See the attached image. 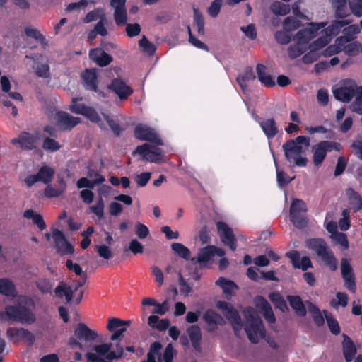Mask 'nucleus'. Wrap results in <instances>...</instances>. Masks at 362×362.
I'll use <instances>...</instances> for the list:
<instances>
[{"label": "nucleus", "mask_w": 362, "mask_h": 362, "mask_svg": "<svg viewBox=\"0 0 362 362\" xmlns=\"http://www.w3.org/2000/svg\"><path fill=\"white\" fill-rule=\"evenodd\" d=\"M269 298L274 304V307L281 312L285 313L288 310V305L283 296L278 292H272L269 295Z\"/></svg>", "instance_id": "nucleus-35"}, {"label": "nucleus", "mask_w": 362, "mask_h": 362, "mask_svg": "<svg viewBox=\"0 0 362 362\" xmlns=\"http://www.w3.org/2000/svg\"><path fill=\"white\" fill-rule=\"evenodd\" d=\"M351 19L334 20L329 26L325 28L324 31L327 36H336L340 33L342 28L351 24Z\"/></svg>", "instance_id": "nucleus-25"}, {"label": "nucleus", "mask_w": 362, "mask_h": 362, "mask_svg": "<svg viewBox=\"0 0 362 362\" xmlns=\"http://www.w3.org/2000/svg\"><path fill=\"white\" fill-rule=\"evenodd\" d=\"M16 291L13 283L8 279H0V293L6 296H13Z\"/></svg>", "instance_id": "nucleus-42"}, {"label": "nucleus", "mask_w": 362, "mask_h": 362, "mask_svg": "<svg viewBox=\"0 0 362 362\" xmlns=\"http://www.w3.org/2000/svg\"><path fill=\"white\" fill-rule=\"evenodd\" d=\"M323 312L325 314L327 326L330 332L334 335H338L340 333V327L338 321L333 317L332 314L329 313L327 310Z\"/></svg>", "instance_id": "nucleus-43"}, {"label": "nucleus", "mask_w": 362, "mask_h": 362, "mask_svg": "<svg viewBox=\"0 0 362 362\" xmlns=\"http://www.w3.org/2000/svg\"><path fill=\"white\" fill-rule=\"evenodd\" d=\"M108 88L122 100L127 99L133 93L132 88L119 78L112 79Z\"/></svg>", "instance_id": "nucleus-18"}, {"label": "nucleus", "mask_w": 362, "mask_h": 362, "mask_svg": "<svg viewBox=\"0 0 362 362\" xmlns=\"http://www.w3.org/2000/svg\"><path fill=\"white\" fill-rule=\"evenodd\" d=\"M357 93V86H341L333 90L334 98L339 101L349 103Z\"/></svg>", "instance_id": "nucleus-21"}, {"label": "nucleus", "mask_w": 362, "mask_h": 362, "mask_svg": "<svg viewBox=\"0 0 362 362\" xmlns=\"http://www.w3.org/2000/svg\"><path fill=\"white\" fill-rule=\"evenodd\" d=\"M310 144V139L306 136H298L294 139L286 141L282 146L286 160L291 167H305L308 160L303 154Z\"/></svg>", "instance_id": "nucleus-1"}, {"label": "nucleus", "mask_w": 362, "mask_h": 362, "mask_svg": "<svg viewBox=\"0 0 362 362\" xmlns=\"http://www.w3.org/2000/svg\"><path fill=\"white\" fill-rule=\"evenodd\" d=\"M341 145L339 142L324 140L312 146L313 162L315 166L318 167L325 160L327 153L333 151L339 152L341 150Z\"/></svg>", "instance_id": "nucleus-6"}, {"label": "nucleus", "mask_w": 362, "mask_h": 362, "mask_svg": "<svg viewBox=\"0 0 362 362\" xmlns=\"http://www.w3.org/2000/svg\"><path fill=\"white\" fill-rule=\"evenodd\" d=\"M105 181L104 176H100L90 181L87 177H81L76 182V186L78 189L82 188H88V189H93L94 187L97 185H100Z\"/></svg>", "instance_id": "nucleus-38"}, {"label": "nucleus", "mask_w": 362, "mask_h": 362, "mask_svg": "<svg viewBox=\"0 0 362 362\" xmlns=\"http://www.w3.org/2000/svg\"><path fill=\"white\" fill-rule=\"evenodd\" d=\"M356 99L352 103L353 110L362 115V86H357Z\"/></svg>", "instance_id": "nucleus-54"}, {"label": "nucleus", "mask_w": 362, "mask_h": 362, "mask_svg": "<svg viewBox=\"0 0 362 362\" xmlns=\"http://www.w3.org/2000/svg\"><path fill=\"white\" fill-rule=\"evenodd\" d=\"M57 125L62 131H70L81 122L79 117H76L66 112L59 110L55 114Z\"/></svg>", "instance_id": "nucleus-16"}, {"label": "nucleus", "mask_w": 362, "mask_h": 362, "mask_svg": "<svg viewBox=\"0 0 362 362\" xmlns=\"http://www.w3.org/2000/svg\"><path fill=\"white\" fill-rule=\"evenodd\" d=\"M218 234L221 242L225 246L228 247L232 251H235L238 247L237 238L228 225L223 221L216 223Z\"/></svg>", "instance_id": "nucleus-11"}, {"label": "nucleus", "mask_w": 362, "mask_h": 362, "mask_svg": "<svg viewBox=\"0 0 362 362\" xmlns=\"http://www.w3.org/2000/svg\"><path fill=\"white\" fill-rule=\"evenodd\" d=\"M74 334L79 340L87 341H95L98 337L95 331L90 329L86 324L80 322L74 330Z\"/></svg>", "instance_id": "nucleus-20"}, {"label": "nucleus", "mask_w": 362, "mask_h": 362, "mask_svg": "<svg viewBox=\"0 0 362 362\" xmlns=\"http://www.w3.org/2000/svg\"><path fill=\"white\" fill-rule=\"evenodd\" d=\"M346 41L354 39V35L360 32V28L357 25H350L342 30Z\"/></svg>", "instance_id": "nucleus-57"}, {"label": "nucleus", "mask_w": 362, "mask_h": 362, "mask_svg": "<svg viewBox=\"0 0 362 362\" xmlns=\"http://www.w3.org/2000/svg\"><path fill=\"white\" fill-rule=\"evenodd\" d=\"M213 257V252L211 245L206 246L199 250L197 257L192 258L191 260L194 263L203 264L208 262Z\"/></svg>", "instance_id": "nucleus-36"}, {"label": "nucleus", "mask_w": 362, "mask_h": 362, "mask_svg": "<svg viewBox=\"0 0 362 362\" xmlns=\"http://www.w3.org/2000/svg\"><path fill=\"white\" fill-rule=\"evenodd\" d=\"M35 286L42 293H48L52 291L53 284L50 279L45 278L36 281Z\"/></svg>", "instance_id": "nucleus-48"}, {"label": "nucleus", "mask_w": 362, "mask_h": 362, "mask_svg": "<svg viewBox=\"0 0 362 362\" xmlns=\"http://www.w3.org/2000/svg\"><path fill=\"white\" fill-rule=\"evenodd\" d=\"M74 292H75L74 289L72 290L70 286H66L64 281H61L54 289L55 295L58 298H62V293H64L66 300L69 303L71 302L73 298Z\"/></svg>", "instance_id": "nucleus-34"}, {"label": "nucleus", "mask_w": 362, "mask_h": 362, "mask_svg": "<svg viewBox=\"0 0 362 362\" xmlns=\"http://www.w3.org/2000/svg\"><path fill=\"white\" fill-rule=\"evenodd\" d=\"M187 332L193 348L197 351H200L202 333L199 327L197 325H192L187 329Z\"/></svg>", "instance_id": "nucleus-31"}, {"label": "nucleus", "mask_w": 362, "mask_h": 362, "mask_svg": "<svg viewBox=\"0 0 362 362\" xmlns=\"http://www.w3.org/2000/svg\"><path fill=\"white\" fill-rule=\"evenodd\" d=\"M343 354L346 362H351L354 358L357 350L352 339L346 334H344L342 341Z\"/></svg>", "instance_id": "nucleus-28"}, {"label": "nucleus", "mask_w": 362, "mask_h": 362, "mask_svg": "<svg viewBox=\"0 0 362 362\" xmlns=\"http://www.w3.org/2000/svg\"><path fill=\"white\" fill-rule=\"evenodd\" d=\"M349 204L354 212L362 211V197L353 188H348L346 190Z\"/></svg>", "instance_id": "nucleus-29"}, {"label": "nucleus", "mask_w": 362, "mask_h": 362, "mask_svg": "<svg viewBox=\"0 0 362 362\" xmlns=\"http://www.w3.org/2000/svg\"><path fill=\"white\" fill-rule=\"evenodd\" d=\"M78 100H81V98H72L71 105L70 106L71 112L81 115L92 122H99L100 121V117L98 112L93 107L88 106L84 103H77Z\"/></svg>", "instance_id": "nucleus-10"}, {"label": "nucleus", "mask_w": 362, "mask_h": 362, "mask_svg": "<svg viewBox=\"0 0 362 362\" xmlns=\"http://www.w3.org/2000/svg\"><path fill=\"white\" fill-rule=\"evenodd\" d=\"M89 58L101 67L107 66L113 60L111 55L100 48L91 49L89 51Z\"/></svg>", "instance_id": "nucleus-19"}, {"label": "nucleus", "mask_w": 362, "mask_h": 362, "mask_svg": "<svg viewBox=\"0 0 362 362\" xmlns=\"http://www.w3.org/2000/svg\"><path fill=\"white\" fill-rule=\"evenodd\" d=\"M6 334L8 339L14 344L18 343L20 339H25L28 341V345L31 346L35 341V335L23 327H8Z\"/></svg>", "instance_id": "nucleus-15"}, {"label": "nucleus", "mask_w": 362, "mask_h": 362, "mask_svg": "<svg viewBox=\"0 0 362 362\" xmlns=\"http://www.w3.org/2000/svg\"><path fill=\"white\" fill-rule=\"evenodd\" d=\"M216 284L219 286L223 289V293L227 295H232L233 291L238 288L235 282L224 277H219Z\"/></svg>", "instance_id": "nucleus-39"}, {"label": "nucleus", "mask_w": 362, "mask_h": 362, "mask_svg": "<svg viewBox=\"0 0 362 362\" xmlns=\"http://www.w3.org/2000/svg\"><path fill=\"white\" fill-rule=\"evenodd\" d=\"M341 272L344 280V286L349 291L355 293L356 290L355 276L353 268L346 258L341 259Z\"/></svg>", "instance_id": "nucleus-17"}, {"label": "nucleus", "mask_w": 362, "mask_h": 362, "mask_svg": "<svg viewBox=\"0 0 362 362\" xmlns=\"http://www.w3.org/2000/svg\"><path fill=\"white\" fill-rule=\"evenodd\" d=\"M54 175V170L48 166L42 165L35 175H29L25 178V183L28 187H32L37 182L49 184Z\"/></svg>", "instance_id": "nucleus-12"}, {"label": "nucleus", "mask_w": 362, "mask_h": 362, "mask_svg": "<svg viewBox=\"0 0 362 362\" xmlns=\"http://www.w3.org/2000/svg\"><path fill=\"white\" fill-rule=\"evenodd\" d=\"M245 330L249 340L253 344L258 343L259 338L265 337V329L262 320L252 308L249 310Z\"/></svg>", "instance_id": "nucleus-5"}, {"label": "nucleus", "mask_w": 362, "mask_h": 362, "mask_svg": "<svg viewBox=\"0 0 362 362\" xmlns=\"http://www.w3.org/2000/svg\"><path fill=\"white\" fill-rule=\"evenodd\" d=\"M351 13L358 17L362 16V0H348Z\"/></svg>", "instance_id": "nucleus-59"}, {"label": "nucleus", "mask_w": 362, "mask_h": 362, "mask_svg": "<svg viewBox=\"0 0 362 362\" xmlns=\"http://www.w3.org/2000/svg\"><path fill=\"white\" fill-rule=\"evenodd\" d=\"M216 307L222 311L223 315L230 322L235 335L238 336L243 327L242 320L238 310L226 301H218Z\"/></svg>", "instance_id": "nucleus-7"}, {"label": "nucleus", "mask_w": 362, "mask_h": 362, "mask_svg": "<svg viewBox=\"0 0 362 362\" xmlns=\"http://www.w3.org/2000/svg\"><path fill=\"white\" fill-rule=\"evenodd\" d=\"M42 148L46 151L54 152L60 149L61 145L54 139L46 137L43 140Z\"/></svg>", "instance_id": "nucleus-52"}, {"label": "nucleus", "mask_w": 362, "mask_h": 362, "mask_svg": "<svg viewBox=\"0 0 362 362\" xmlns=\"http://www.w3.org/2000/svg\"><path fill=\"white\" fill-rule=\"evenodd\" d=\"M307 48L303 45H299L296 42V45H291L288 47V55L291 59H295L303 54Z\"/></svg>", "instance_id": "nucleus-58"}, {"label": "nucleus", "mask_w": 362, "mask_h": 362, "mask_svg": "<svg viewBox=\"0 0 362 362\" xmlns=\"http://www.w3.org/2000/svg\"><path fill=\"white\" fill-rule=\"evenodd\" d=\"M305 246L309 250L314 251L330 271L335 272L337 270V259L323 238L307 239Z\"/></svg>", "instance_id": "nucleus-4"}, {"label": "nucleus", "mask_w": 362, "mask_h": 362, "mask_svg": "<svg viewBox=\"0 0 362 362\" xmlns=\"http://www.w3.org/2000/svg\"><path fill=\"white\" fill-rule=\"evenodd\" d=\"M290 10L288 4L280 1H274L271 5V11L277 16H285L290 12Z\"/></svg>", "instance_id": "nucleus-44"}, {"label": "nucleus", "mask_w": 362, "mask_h": 362, "mask_svg": "<svg viewBox=\"0 0 362 362\" xmlns=\"http://www.w3.org/2000/svg\"><path fill=\"white\" fill-rule=\"evenodd\" d=\"M24 32L28 37H32L38 41L44 48L47 46V40L38 30L32 28L30 27H26L24 30Z\"/></svg>", "instance_id": "nucleus-41"}, {"label": "nucleus", "mask_w": 362, "mask_h": 362, "mask_svg": "<svg viewBox=\"0 0 362 362\" xmlns=\"http://www.w3.org/2000/svg\"><path fill=\"white\" fill-rule=\"evenodd\" d=\"M105 204L103 198L99 197L96 204L89 207L90 211L95 214L100 219L104 217Z\"/></svg>", "instance_id": "nucleus-49"}, {"label": "nucleus", "mask_w": 362, "mask_h": 362, "mask_svg": "<svg viewBox=\"0 0 362 362\" xmlns=\"http://www.w3.org/2000/svg\"><path fill=\"white\" fill-rule=\"evenodd\" d=\"M327 23H310L309 26L298 31L296 35V42L308 48V45L315 38L319 30L325 28Z\"/></svg>", "instance_id": "nucleus-8"}, {"label": "nucleus", "mask_w": 362, "mask_h": 362, "mask_svg": "<svg viewBox=\"0 0 362 362\" xmlns=\"http://www.w3.org/2000/svg\"><path fill=\"white\" fill-rule=\"evenodd\" d=\"M114 18L117 25L121 26L127 24V15L126 8H123L121 10H115L114 11Z\"/></svg>", "instance_id": "nucleus-56"}, {"label": "nucleus", "mask_w": 362, "mask_h": 362, "mask_svg": "<svg viewBox=\"0 0 362 362\" xmlns=\"http://www.w3.org/2000/svg\"><path fill=\"white\" fill-rule=\"evenodd\" d=\"M96 250L98 255L106 260L112 257V252L107 245H101L96 246Z\"/></svg>", "instance_id": "nucleus-63"}, {"label": "nucleus", "mask_w": 362, "mask_h": 362, "mask_svg": "<svg viewBox=\"0 0 362 362\" xmlns=\"http://www.w3.org/2000/svg\"><path fill=\"white\" fill-rule=\"evenodd\" d=\"M11 142L13 144H19L22 148L33 150L35 148V139L32 134L24 132L19 135L18 138L13 139Z\"/></svg>", "instance_id": "nucleus-27"}, {"label": "nucleus", "mask_w": 362, "mask_h": 362, "mask_svg": "<svg viewBox=\"0 0 362 362\" xmlns=\"http://www.w3.org/2000/svg\"><path fill=\"white\" fill-rule=\"evenodd\" d=\"M331 238L333 240H334L337 243L339 244L344 249H348L349 241L347 235L345 233L338 232L335 233L334 235H331Z\"/></svg>", "instance_id": "nucleus-62"}, {"label": "nucleus", "mask_w": 362, "mask_h": 362, "mask_svg": "<svg viewBox=\"0 0 362 362\" xmlns=\"http://www.w3.org/2000/svg\"><path fill=\"white\" fill-rule=\"evenodd\" d=\"M203 320L211 327L210 330H214L217 325H224L223 317L212 309H207L202 317Z\"/></svg>", "instance_id": "nucleus-22"}, {"label": "nucleus", "mask_w": 362, "mask_h": 362, "mask_svg": "<svg viewBox=\"0 0 362 362\" xmlns=\"http://www.w3.org/2000/svg\"><path fill=\"white\" fill-rule=\"evenodd\" d=\"M258 299L261 301L260 308L264 319L269 324L274 323L276 322V317L270 304L262 296H259Z\"/></svg>", "instance_id": "nucleus-32"}, {"label": "nucleus", "mask_w": 362, "mask_h": 362, "mask_svg": "<svg viewBox=\"0 0 362 362\" xmlns=\"http://www.w3.org/2000/svg\"><path fill=\"white\" fill-rule=\"evenodd\" d=\"M287 300L291 307L295 310L299 316L304 317L306 315V308L299 296L288 295Z\"/></svg>", "instance_id": "nucleus-30"}, {"label": "nucleus", "mask_w": 362, "mask_h": 362, "mask_svg": "<svg viewBox=\"0 0 362 362\" xmlns=\"http://www.w3.org/2000/svg\"><path fill=\"white\" fill-rule=\"evenodd\" d=\"M139 45L142 49V51L149 56L153 55L156 50V46L145 35L139 40Z\"/></svg>", "instance_id": "nucleus-45"}, {"label": "nucleus", "mask_w": 362, "mask_h": 362, "mask_svg": "<svg viewBox=\"0 0 362 362\" xmlns=\"http://www.w3.org/2000/svg\"><path fill=\"white\" fill-rule=\"evenodd\" d=\"M130 324V321H124L119 318L112 317L109 320L108 323L107 325V329L112 332L116 329H119L120 327H124V325H128Z\"/></svg>", "instance_id": "nucleus-53"}, {"label": "nucleus", "mask_w": 362, "mask_h": 362, "mask_svg": "<svg viewBox=\"0 0 362 362\" xmlns=\"http://www.w3.org/2000/svg\"><path fill=\"white\" fill-rule=\"evenodd\" d=\"M103 116L114 135L115 136H119L121 134L122 132L124 130V129L121 127V126L117 122L111 119L110 116L107 115H103Z\"/></svg>", "instance_id": "nucleus-55"}, {"label": "nucleus", "mask_w": 362, "mask_h": 362, "mask_svg": "<svg viewBox=\"0 0 362 362\" xmlns=\"http://www.w3.org/2000/svg\"><path fill=\"white\" fill-rule=\"evenodd\" d=\"M307 211V206L305 203L299 199H295L293 200L291 209H290V214H295V213H299L301 212H305Z\"/></svg>", "instance_id": "nucleus-50"}, {"label": "nucleus", "mask_w": 362, "mask_h": 362, "mask_svg": "<svg viewBox=\"0 0 362 362\" xmlns=\"http://www.w3.org/2000/svg\"><path fill=\"white\" fill-rule=\"evenodd\" d=\"M333 7L335 8V16L339 19H345L352 13L350 7H347V3L337 4Z\"/></svg>", "instance_id": "nucleus-47"}, {"label": "nucleus", "mask_w": 362, "mask_h": 362, "mask_svg": "<svg viewBox=\"0 0 362 362\" xmlns=\"http://www.w3.org/2000/svg\"><path fill=\"white\" fill-rule=\"evenodd\" d=\"M256 71L259 81L266 87L271 88L275 86V81L273 77L268 74L267 68L262 64H258L256 66Z\"/></svg>", "instance_id": "nucleus-26"}, {"label": "nucleus", "mask_w": 362, "mask_h": 362, "mask_svg": "<svg viewBox=\"0 0 362 362\" xmlns=\"http://www.w3.org/2000/svg\"><path fill=\"white\" fill-rule=\"evenodd\" d=\"M193 27L197 30L198 35L202 36L204 35V21L203 15L198 8L194 7L193 8Z\"/></svg>", "instance_id": "nucleus-37"}, {"label": "nucleus", "mask_w": 362, "mask_h": 362, "mask_svg": "<svg viewBox=\"0 0 362 362\" xmlns=\"http://www.w3.org/2000/svg\"><path fill=\"white\" fill-rule=\"evenodd\" d=\"M171 248L173 251L176 254L178 257L185 259L189 260L191 257V252L189 248L185 246L183 244L180 243H173L171 244Z\"/></svg>", "instance_id": "nucleus-40"}, {"label": "nucleus", "mask_w": 362, "mask_h": 362, "mask_svg": "<svg viewBox=\"0 0 362 362\" xmlns=\"http://www.w3.org/2000/svg\"><path fill=\"white\" fill-rule=\"evenodd\" d=\"M301 25V22L294 16L286 17L283 23V26L285 30L291 32L296 30Z\"/></svg>", "instance_id": "nucleus-46"}, {"label": "nucleus", "mask_w": 362, "mask_h": 362, "mask_svg": "<svg viewBox=\"0 0 362 362\" xmlns=\"http://www.w3.org/2000/svg\"><path fill=\"white\" fill-rule=\"evenodd\" d=\"M348 163V160L343 156H340L337 159L334 175L337 177L341 175L345 170Z\"/></svg>", "instance_id": "nucleus-64"}, {"label": "nucleus", "mask_w": 362, "mask_h": 362, "mask_svg": "<svg viewBox=\"0 0 362 362\" xmlns=\"http://www.w3.org/2000/svg\"><path fill=\"white\" fill-rule=\"evenodd\" d=\"M25 298V305L17 303L6 305L4 310L0 311V322L13 321L21 324H33L36 321L35 315L26 305H33L34 302L29 297Z\"/></svg>", "instance_id": "nucleus-2"}, {"label": "nucleus", "mask_w": 362, "mask_h": 362, "mask_svg": "<svg viewBox=\"0 0 362 362\" xmlns=\"http://www.w3.org/2000/svg\"><path fill=\"white\" fill-rule=\"evenodd\" d=\"M134 136L141 141H147L158 146L163 145L162 139L156 131L143 124H137L134 128Z\"/></svg>", "instance_id": "nucleus-9"}, {"label": "nucleus", "mask_w": 362, "mask_h": 362, "mask_svg": "<svg viewBox=\"0 0 362 362\" xmlns=\"http://www.w3.org/2000/svg\"><path fill=\"white\" fill-rule=\"evenodd\" d=\"M255 78L252 69L248 68L243 74H239L237 76L236 81L240 88L245 91L247 88L248 83L251 81H254Z\"/></svg>", "instance_id": "nucleus-33"}, {"label": "nucleus", "mask_w": 362, "mask_h": 362, "mask_svg": "<svg viewBox=\"0 0 362 362\" xmlns=\"http://www.w3.org/2000/svg\"><path fill=\"white\" fill-rule=\"evenodd\" d=\"M52 238L57 252L61 255H72L74 252V246L69 243L62 231L59 229L52 230Z\"/></svg>", "instance_id": "nucleus-14"}, {"label": "nucleus", "mask_w": 362, "mask_h": 362, "mask_svg": "<svg viewBox=\"0 0 362 362\" xmlns=\"http://www.w3.org/2000/svg\"><path fill=\"white\" fill-rule=\"evenodd\" d=\"M35 74L37 77L47 78L50 76L49 66L47 64L38 63L35 67Z\"/></svg>", "instance_id": "nucleus-51"}, {"label": "nucleus", "mask_w": 362, "mask_h": 362, "mask_svg": "<svg viewBox=\"0 0 362 362\" xmlns=\"http://www.w3.org/2000/svg\"><path fill=\"white\" fill-rule=\"evenodd\" d=\"M133 153H139L141 156L143 160L151 163H160L163 157L159 148L148 144L138 146Z\"/></svg>", "instance_id": "nucleus-13"}, {"label": "nucleus", "mask_w": 362, "mask_h": 362, "mask_svg": "<svg viewBox=\"0 0 362 362\" xmlns=\"http://www.w3.org/2000/svg\"><path fill=\"white\" fill-rule=\"evenodd\" d=\"M151 177V173L144 172L136 175L134 177V180L139 187H144L147 185Z\"/></svg>", "instance_id": "nucleus-60"}, {"label": "nucleus", "mask_w": 362, "mask_h": 362, "mask_svg": "<svg viewBox=\"0 0 362 362\" xmlns=\"http://www.w3.org/2000/svg\"><path fill=\"white\" fill-rule=\"evenodd\" d=\"M290 218L294 226L298 228H303L306 226L307 221L305 218L300 215L299 213L293 214H290Z\"/></svg>", "instance_id": "nucleus-61"}, {"label": "nucleus", "mask_w": 362, "mask_h": 362, "mask_svg": "<svg viewBox=\"0 0 362 362\" xmlns=\"http://www.w3.org/2000/svg\"><path fill=\"white\" fill-rule=\"evenodd\" d=\"M112 343H103L94 345L92 350L95 351L87 352L86 358L88 362H112L113 360L120 358L124 352L123 347L119 344H116V350L111 351Z\"/></svg>", "instance_id": "nucleus-3"}, {"label": "nucleus", "mask_w": 362, "mask_h": 362, "mask_svg": "<svg viewBox=\"0 0 362 362\" xmlns=\"http://www.w3.org/2000/svg\"><path fill=\"white\" fill-rule=\"evenodd\" d=\"M81 77L86 89L94 92L98 91V76L94 69H86Z\"/></svg>", "instance_id": "nucleus-23"}, {"label": "nucleus", "mask_w": 362, "mask_h": 362, "mask_svg": "<svg viewBox=\"0 0 362 362\" xmlns=\"http://www.w3.org/2000/svg\"><path fill=\"white\" fill-rule=\"evenodd\" d=\"M259 124L264 134L268 139L274 138L279 133L276 122L273 118L263 119Z\"/></svg>", "instance_id": "nucleus-24"}]
</instances>
